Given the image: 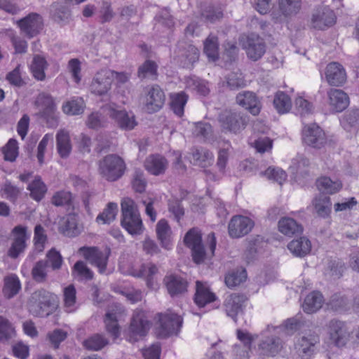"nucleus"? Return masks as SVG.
Instances as JSON below:
<instances>
[{"label":"nucleus","mask_w":359,"mask_h":359,"mask_svg":"<svg viewBox=\"0 0 359 359\" xmlns=\"http://www.w3.org/2000/svg\"><path fill=\"white\" fill-rule=\"evenodd\" d=\"M121 226L132 236L142 234L144 227L135 201L130 198H125L121 201Z\"/></svg>","instance_id":"1"},{"label":"nucleus","mask_w":359,"mask_h":359,"mask_svg":"<svg viewBox=\"0 0 359 359\" xmlns=\"http://www.w3.org/2000/svg\"><path fill=\"white\" fill-rule=\"evenodd\" d=\"M57 297L55 294L44 288H40L31 294L28 308L34 316L43 317L50 315L57 306Z\"/></svg>","instance_id":"2"},{"label":"nucleus","mask_w":359,"mask_h":359,"mask_svg":"<svg viewBox=\"0 0 359 359\" xmlns=\"http://www.w3.org/2000/svg\"><path fill=\"white\" fill-rule=\"evenodd\" d=\"M126 169L123 159L116 154H108L98 162L99 173L109 182H115L120 179Z\"/></svg>","instance_id":"3"},{"label":"nucleus","mask_w":359,"mask_h":359,"mask_svg":"<svg viewBox=\"0 0 359 359\" xmlns=\"http://www.w3.org/2000/svg\"><path fill=\"white\" fill-rule=\"evenodd\" d=\"M218 121L224 130L236 134L245 128L249 116L241 111L224 109L219 113Z\"/></svg>","instance_id":"4"},{"label":"nucleus","mask_w":359,"mask_h":359,"mask_svg":"<svg viewBox=\"0 0 359 359\" xmlns=\"http://www.w3.org/2000/svg\"><path fill=\"white\" fill-rule=\"evenodd\" d=\"M184 243L191 249L193 260L196 264L204 262L206 256L202 242V233L197 227L189 229L184 237Z\"/></svg>","instance_id":"5"},{"label":"nucleus","mask_w":359,"mask_h":359,"mask_svg":"<svg viewBox=\"0 0 359 359\" xmlns=\"http://www.w3.org/2000/svg\"><path fill=\"white\" fill-rule=\"evenodd\" d=\"M36 106L39 108L41 117L46 120L50 127L57 126V116L55 114V104L53 97L46 93H40L35 101Z\"/></svg>","instance_id":"6"},{"label":"nucleus","mask_w":359,"mask_h":359,"mask_svg":"<svg viewBox=\"0 0 359 359\" xmlns=\"http://www.w3.org/2000/svg\"><path fill=\"white\" fill-rule=\"evenodd\" d=\"M142 100L144 109L151 114L159 111L163 107L165 96L160 86L154 85L146 88Z\"/></svg>","instance_id":"7"},{"label":"nucleus","mask_w":359,"mask_h":359,"mask_svg":"<svg viewBox=\"0 0 359 359\" xmlns=\"http://www.w3.org/2000/svg\"><path fill=\"white\" fill-rule=\"evenodd\" d=\"M159 316L158 337L165 338L173 334L177 335L182 325L181 316L173 313L159 314Z\"/></svg>","instance_id":"8"},{"label":"nucleus","mask_w":359,"mask_h":359,"mask_svg":"<svg viewBox=\"0 0 359 359\" xmlns=\"http://www.w3.org/2000/svg\"><path fill=\"white\" fill-rule=\"evenodd\" d=\"M303 142L314 149H320L327 142L323 130L316 123L304 126L302 132Z\"/></svg>","instance_id":"9"},{"label":"nucleus","mask_w":359,"mask_h":359,"mask_svg":"<svg viewBox=\"0 0 359 359\" xmlns=\"http://www.w3.org/2000/svg\"><path fill=\"white\" fill-rule=\"evenodd\" d=\"M114 72L104 69L97 72L92 79L90 90L93 94L104 95L107 94L111 88Z\"/></svg>","instance_id":"10"},{"label":"nucleus","mask_w":359,"mask_h":359,"mask_svg":"<svg viewBox=\"0 0 359 359\" xmlns=\"http://www.w3.org/2000/svg\"><path fill=\"white\" fill-rule=\"evenodd\" d=\"M107 115L116 126L124 130H132L137 125L135 116L132 112H128L125 109H118L111 105L105 107Z\"/></svg>","instance_id":"11"},{"label":"nucleus","mask_w":359,"mask_h":359,"mask_svg":"<svg viewBox=\"0 0 359 359\" xmlns=\"http://www.w3.org/2000/svg\"><path fill=\"white\" fill-rule=\"evenodd\" d=\"M175 54L177 61L185 68L191 67L199 57L198 49L185 41L177 43Z\"/></svg>","instance_id":"12"},{"label":"nucleus","mask_w":359,"mask_h":359,"mask_svg":"<svg viewBox=\"0 0 359 359\" xmlns=\"http://www.w3.org/2000/svg\"><path fill=\"white\" fill-rule=\"evenodd\" d=\"M83 255L92 265L98 268L99 272L103 273L106 271L109 256L111 250L106 248L104 251H101L97 248L82 247L79 250Z\"/></svg>","instance_id":"13"},{"label":"nucleus","mask_w":359,"mask_h":359,"mask_svg":"<svg viewBox=\"0 0 359 359\" xmlns=\"http://www.w3.org/2000/svg\"><path fill=\"white\" fill-rule=\"evenodd\" d=\"M22 33L31 39L38 35L43 28V18L36 13H31L18 22Z\"/></svg>","instance_id":"14"},{"label":"nucleus","mask_w":359,"mask_h":359,"mask_svg":"<svg viewBox=\"0 0 359 359\" xmlns=\"http://www.w3.org/2000/svg\"><path fill=\"white\" fill-rule=\"evenodd\" d=\"M254 222L243 215L233 216L228 225V231L232 238H239L249 233L254 227Z\"/></svg>","instance_id":"15"},{"label":"nucleus","mask_w":359,"mask_h":359,"mask_svg":"<svg viewBox=\"0 0 359 359\" xmlns=\"http://www.w3.org/2000/svg\"><path fill=\"white\" fill-rule=\"evenodd\" d=\"M243 48L245 50L248 58L255 62L262 58L266 52V44L264 39L255 34L247 36L243 43Z\"/></svg>","instance_id":"16"},{"label":"nucleus","mask_w":359,"mask_h":359,"mask_svg":"<svg viewBox=\"0 0 359 359\" xmlns=\"http://www.w3.org/2000/svg\"><path fill=\"white\" fill-rule=\"evenodd\" d=\"M330 339L336 346L344 347L350 338V331L344 322L332 320L329 323Z\"/></svg>","instance_id":"17"},{"label":"nucleus","mask_w":359,"mask_h":359,"mask_svg":"<svg viewBox=\"0 0 359 359\" xmlns=\"http://www.w3.org/2000/svg\"><path fill=\"white\" fill-rule=\"evenodd\" d=\"M247 297L243 294L233 293L228 295L223 304L226 314L236 322L237 316L243 313Z\"/></svg>","instance_id":"18"},{"label":"nucleus","mask_w":359,"mask_h":359,"mask_svg":"<svg viewBox=\"0 0 359 359\" xmlns=\"http://www.w3.org/2000/svg\"><path fill=\"white\" fill-rule=\"evenodd\" d=\"M319 341V336L317 334L309 332L297 339L295 348L302 358L307 359L313 355L315 346Z\"/></svg>","instance_id":"19"},{"label":"nucleus","mask_w":359,"mask_h":359,"mask_svg":"<svg viewBox=\"0 0 359 359\" xmlns=\"http://www.w3.org/2000/svg\"><path fill=\"white\" fill-rule=\"evenodd\" d=\"M27 228L21 225L16 226L12 231L14 236L13 242L8 250V255L16 259L22 253L26 248V241L29 238L27 233Z\"/></svg>","instance_id":"20"},{"label":"nucleus","mask_w":359,"mask_h":359,"mask_svg":"<svg viewBox=\"0 0 359 359\" xmlns=\"http://www.w3.org/2000/svg\"><path fill=\"white\" fill-rule=\"evenodd\" d=\"M283 348L282 339L276 335L264 336L258 344L260 355L267 357L276 355Z\"/></svg>","instance_id":"21"},{"label":"nucleus","mask_w":359,"mask_h":359,"mask_svg":"<svg viewBox=\"0 0 359 359\" xmlns=\"http://www.w3.org/2000/svg\"><path fill=\"white\" fill-rule=\"evenodd\" d=\"M50 17L60 26L68 25L72 20V11L67 2H54L50 5Z\"/></svg>","instance_id":"22"},{"label":"nucleus","mask_w":359,"mask_h":359,"mask_svg":"<svg viewBox=\"0 0 359 359\" xmlns=\"http://www.w3.org/2000/svg\"><path fill=\"white\" fill-rule=\"evenodd\" d=\"M325 78L330 85L339 86L346 82V73L341 65L333 62L326 67Z\"/></svg>","instance_id":"23"},{"label":"nucleus","mask_w":359,"mask_h":359,"mask_svg":"<svg viewBox=\"0 0 359 359\" xmlns=\"http://www.w3.org/2000/svg\"><path fill=\"white\" fill-rule=\"evenodd\" d=\"M236 103L248 109L254 116L260 112V103L256 95L250 91L239 93L236 97Z\"/></svg>","instance_id":"24"},{"label":"nucleus","mask_w":359,"mask_h":359,"mask_svg":"<svg viewBox=\"0 0 359 359\" xmlns=\"http://www.w3.org/2000/svg\"><path fill=\"white\" fill-rule=\"evenodd\" d=\"M167 290L171 297L183 294L187 291V280L177 275H170L164 278Z\"/></svg>","instance_id":"25"},{"label":"nucleus","mask_w":359,"mask_h":359,"mask_svg":"<svg viewBox=\"0 0 359 359\" xmlns=\"http://www.w3.org/2000/svg\"><path fill=\"white\" fill-rule=\"evenodd\" d=\"M149 327L150 324L147 320L140 316L133 317L129 329L128 341L130 342L138 341L140 337L147 334Z\"/></svg>","instance_id":"26"},{"label":"nucleus","mask_w":359,"mask_h":359,"mask_svg":"<svg viewBox=\"0 0 359 359\" xmlns=\"http://www.w3.org/2000/svg\"><path fill=\"white\" fill-rule=\"evenodd\" d=\"M335 15L334 12L329 9L325 8L323 11H316L312 17V26L318 29H324L328 27L333 25L335 22Z\"/></svg>","instance_id":"27"},{"label":"nucleus","mask_w":359,"mask_h":359,"mask_svg":"<svg viewBox=\"0 0 359 359\" xmlns=\"http://www.w3.org/2000/svg\"><path fill=\"white\" fill-rule=\"evenodd\" d=\"M216 300V295L212 292L205 283L197 280L194 302L198 307H204L206 304Z\"/></svg>","instance_id":"28"},{"label":"nucleus","mask_w":359,"mask_h":359,"mask_svg":"<svg viewBox=\"0 0 359 359\" xmlns=\"http://www.w3.org/2000/svg\"><path fill=\"white\" fill-rule=\"evenodd\" d=\"M168 163L165 157L159 154L149 156L144 161L145 169L154 175H159L165 172Z\"/></svg>","instance_id":"29"},{"label":"nucleus","mask_w":359,"mask_h":359,"mask_svg":"<svg viewBox=\"0 0 359 359\" xmlns=\"http://www.w3.org/2000/svg\"><path fill=\"white\" fill-rule=\"evenodd\" d=\"M156 233L161 247L168 250H170L172 247V231L166 219H161L157 222Z\"/></svg>","instance_id":"30"},{"label":"nucleus","mask_w":359,"mask_h":359,"mask_svg":"<svg viewBox=\"0 0 359 359\" xmlns=\"http://www.w3.org/2000/svg\"><path fill=\"white\" fill-rule=\"evenodd\" d=\"M330 104L332 109L336 112H341L349 104V97L343 90L332 89L328 93Z\"/></svg>","instance_id":"31"},{"label":"nucleus","mask_w":359,"mask_h":359,"mask_svg":"<svg viewBox=\"0 0 359 359\" xmlns=\"http://www.w3.org/2000/svg\"><path fill=\"white\" fill-rule=\"evenodd\" d=\"M59 231L68 237H76L80 234L81 230L77 223V215L74 212H69L64 218Z\"/></svg>","instance_id":"32"},{"label":"nucleus","mask_w":359,"mask_h":359,"mask_svg":"<svg viewBox=\"0 0 359 359\" xmlns=\"http://www.w3.org/2000/svg\"><path fill=\"white\" fill-rule=\"evenodd\" d=\"M287 248L293 255L304 257L311 252V243L307 238L300 237L290 241Z\"/></svg>","instance_id":"33"},{"label":"nucleus","mask_w":359,"mask_h":359,"mask_svg":"<svg viewBox=\"0 0 359 359\" xmlns=\"http://www.w3.org/2000/svg\"><path fill=\"white\" fill-rule=\"evenodd\" d=\"M313 205L318 216L327 218L332 211L330 198L325 194H319L313 200Z\"/></svg>","instance_id":"34"},{"label":"nucleus","mask_w":359,"mask_h":359,"mask_svg":"<svg viewBox=\"0 0 359 359\" xmlns=\"http://www.w3.org/2000/svg\"><path fill=\"white\" fill-rule=\"evenodd\" d=\"M56 147L62 158H67L72 151L69 134L65 130H60L56 135Z\"/></svg>","instance_id":"35"},{"label":"nucleus","mask_w":359,"mask_h":359,"mask_svg":"<svg viewBox=\"0 0 359 359\" xmlns=\"http://www.w3.org/2000/svg\"><path fill=\"white\" fill-rule=\"evenodd\" d=\"M324 298L319 292L313 291L304 299L302 309L307 313H313L318 311L323 306Z\"/></svg>","instance_id":"36"},{"label":"nucleus","mask_w":359,"mask_h":359,"mask_svg":"<svg viewBox=\"0 0 359 359\" xmlns=\"http://www.w3.org/2000/svg\"><path fill=\"white\" fill-rule=\"evenodd\" d=\"M55 206H64L68 212H74L76 207L74 198L69 191H61L56 192L51 200Z\"/></svg>","instance_id":"37"},{"label":"nucleus","mask_w":359,"mask_h":359,"mask_svg":"<svg viewBox=\"0 0 359 359\" xmlns=\"http://www.w3.org/2000/svg\"><path fill=\"white\" fill-rule=\"evenodd\" d=\"M279 231L285 236H292L303 231L301 224L290 217H283L278 222Z\"/></svg>","instance_id":"38"},{"label":"nucleus","mask_w":359,"mask_h":359,"mask_svg":"<svg viewBox=\"0 0 359 359\" xmlns=\"http://www.w3.org/2000/svg\"><path fill=\"white\" fill-rule=\"evenodd\" d=\"M318 189L323 194H333L338 192L342 187L339 181H332L330 177H321L316 180Z\"/></svg>","instance_id":"39"},{"label":"nucleus","mask_w":359,"mask_h":359,"mask_svg":"<svg viewBox=\"0 0 359 359\" xmlns=\"http://www.w3.org/2000/svg\"><path fill=\"white\" fill-rule=\"evenodd\" d=\"M21 289V283L15 274H11L4 278L3 293L7 299L15 296Z\"/></svg>","instance_id":"40"},{"label":"nucleus","mask_w":359,"mask_h":359,"mask_svg":"<svg viewBox=\"0 0 359 359\" xmlns=\"http://www.w3.org/2000/svg\"><path fill=\"white\" fill-rule=\"evenodd\" d=\"M204 53L210 61L215 62L219 59V43L217 36L210 34L204 41Z\"/></svg>","instance_id":"41"},{"label":"nucleus","mask_w":359,"mask_h":359,"mask_svg":"<svg viewBox=\"0 0 359 359\" xmlns=\"http://www.w3.org/2000/svg\"><path fill=\"white\" fill-rule=\"evenodd\" d=\"M191 156L194 163L203 168L208 167L213 163V154L203 148L194 149Z\"/></svg>","instance_id":"42"},{"label":"nucleus","mask_w":359,"mask_h":359,"mask_svg":"<svg viewBox=\"0 0 359 359\" xmlns=\"http://www.w3.org/2000/svg\"><path fill=\"white\" fill-rule=\"evenodd\" d=\"M47 67L48 63L45 57L39 55L34 56L31 64V71L36 79L39 81H43L45 79V69H46Z\"/></svg>","instance_id":"43"},{"label":"nucleus","mask_w":359,"mask_h":359,"mask_svg":"<svg viewBox=\"0 0 359 359\" xmlns=\"http://www.w3.org/2000/svg\"><path fill=\"white\" fill-rule=\"evenodd\" d=\"M83 344L89 351H97L107 346L109 340L103 334H94L86 339Z\"/></svg>","instance_id":"44"},{"label":"nucleus","mask_w":359,"mask_h":359,"mask_svg":"<svg viewBox=\"0 0 359 359\" xmlns=\"http://www.w3.org/2000/svg\"><path fill=\"white\" fill-rule=\"evenodd\" d=\"M48 268L46 261H37L31 271L32 279L37 283H46L48 280Z\"/></svg>","instance_id":"45"},{"label":"nucleus","mask_w":359,"mask_h":359,"mask_svg":"<svg viewBox=\"0 0 359 359\" xmlns=\"http://www.w3.org/2000/svg\"><path fill=\"white\" fill-rule=\"evenodd\" d=\"M170 107L173 112L181 117L184 114V109L188 100V95L184 92L174 93L170 95Z\"/></svg>","instance_id":"46"},{"label":"nucleus","mask_w":359,"mask_h":359,"mask_svg":"<svg viewBox=\"0 0 359 359\" xmlns=\"http://www.w3.org/2000/svg\"><path fill=\"white\" fill-rule=\"evenodd\" d=\"M85 103L81 97L73 98L63 104L62 110L68 115H79L83 112Z\"/></svg>","instance_id":"47"},{"label":"nucleus","mask_w":359,"mask_h":359,"mask_svg":"<svg viewBox=\"0 0 359 359\" xmlns=\"http://www.w3.org/2000/svg\"><path fill=\"white\" fill-rule=\"evenodd\" d=\"M247 272L244 269L229 271L225 276V283L228 287H234L245 281Z\"/></svg>","instance_id":"48"},{"label":"nucleus","mask_w":359,"mask_h":359,"mask_svg":"<svg viewBox=\"0 0 359 359\" xmlns=\"http://www.w3.org/2000/svg\"><path fill=\"white\" fill-rule=\"evenodd\" d=\"M15 336V331L11 323L5 317L0 316V342L6 344Z\"/></svg>","instance_id":"49"},{"label":"nucleus","mask_w":359,"mask_h":359,"mask_svg":"<svg viewBox=\"0 0 359 359\" xmlns=\"http://www.w3.org/2000/svg\"><path fill=\"white\" fill-rule=\"evenodd\" d=\"M27 189L30 191V196L36 201H40L47 191L45 184L39 177H36L28 185Z\"/></svg>","instance_id":"50"},{"label":"nucleus","mask_w":359,"mask_h":359,"mask_svg":"<svg viewBox=\"0 0 359 359\" xmlns=\"http://www.w3.org/2000/svg\"><path fill=\"white\" fill-rule=\"evenodd\" d=\"M342 127L347 131L359 128V109H355L347 111L341 120Z\"/></svg>","instance_id":"51"},{"label":"nucleus","mask_w":359,"mask_h":359,"mask_svg":"<svg viewBox=\"0 0 359 359\" xmlns=\"http://www.w3.org/2000/svg\"><path fill=\"white\" fill-rule=\"evenodd\" d=\"M72 274L74 278L79 280H90L93 278V272L83 261H78L74 264Z\"/></svg>","instance_id":"52"},{"label":"nucleus","mask_w":359,"mask_h":359,"mask_svg":"<svg viewBox=\"0 0 359 359\" xmlns=\"http://www.w3.org/2000/svg\"><path fill=\"white\" fill-rule=\"evenodd\" d=\"M262 243V238L257 236L246 241V249L244 252L245 259L248 262L254 260L257 256V249Z\"/></svg>","instance_id":"53"},{"label":"nucleus","mask_w":359,"mask_h":359,"mask_svg":"<svg viewBox=\"0 0 359 359\" xmlns=\"http://www.w3.org/2000/svg\"><path fill=\"white\" fill-rule=\"evenodd\" d=\"M117 212V204L112 202L109 203L102 212L97 215L96 221L102 224H110L115 219Z\"/></svg>","instance_id":"54"},{"label":"nucleus","mask_w":359,"mask_h":359,"mask_svg":"<svg viewBox=\"0 0 359 359\" xmlns=\"http://www.w3.org/2000/svg\"><path fill=\"white\" fill-rule=\"evenodd\" d=\"M116 313L108 311L104 318V323L107 332L114 339L118 337L120 334V328L118 325Z\"/></svg>","instance_id":"55"},{"label":"nucleus","mask_w":359,"mask_h":359,"mask_svg":"<svg viewBox=\"0 0 359 359\" xmlns=\"http://www.w3.org/2000/svg\"><path fill=\"white\" fill-rule=\"evenodd\" d=\"M22 189L6 181L1 188V194L6 199L15 203L21 194Z\"/></svg>","instance_id":"56"},{"label":"nucleus","mask_w":359,"mask_h":359,"mask_svg":"<svg viewBox=\"0 0 359 359\" xmlns=\"http://www.w3.org/2000/svg\"><path fill=\"white\" fill-rule=\"evenodd\" d=\"M131 184L133 189L138 193H143L147 184L144 171L140 168H135L132 174Z\"/></svg>","instance_id":"57"},{"label":"nucleus","mask_w":359,"mask_h":359,"mask_svg":"<svg viewBox=\"0 0 359 359\" xmlns=\"http://www.w3.org/2000/svg\"><path fill=\"white\" fill-rule=\"evenodd\" d=\"M157 65L151 60H146L138 68L137 76L141 79L150 77L156 79L157 75Z\"/></svg>","instance_id":"58"},{"label":"nucleus","mask_w":359,"mask_h":359,"mask_svg":"<svg viewBox=\"0 0 359 359\" xmlns=\"http://www.w3.org/2000/svg\"><path fill=\"white\" fill-rule=\"evenodd\" d=\"M273 105L279 113L284 114L290 109L292 102L287 95L278 92L274 97Z\"/></svg>","instance_id":"59"},{"label":"nucleus","mask_w":359,"mask_h":359,"mask_svg":"<svg viewBox=\"0 0 359 359\" xmlns=\"http://www.w3.org/2000/svg\"><path fill=\"white\" fill-rule=\"evenodd\" d=\"M47 266L52 269L53 271H57L61 269L63 259L60 253L55 249L52 248L46 253V259Z\"/></svg>","instance_id":"60"},{"label":"nucleus","mask_w":359,"mask_h":359,"mask_svg":"<svg viewBox=\"0 0 359 359\" xmlns=\"http://www.w3.org/2000/svg\"><path fill=\"white\" fill-rule=\"evenodd\" d=\"M226 86L231 90H238L245 86V80L241 72H231L226 76Z\"/></svg>","instance_id":"61"},{"label":"nucleus","mask_w":359,"mask_h":359,"mask_svg":"<svg viewBox=\"0 0 359 359\" xmlns=\"http://www.w3.org/2000/svg\"><path fill=\"white\" fill-rule=\"evenodd\" d=\"M262 175L266 176L269 180L282 184L287 178L286 172L280 168L269 167L264 172H261Z\"/></svg>","instance_id":"62"},{"label":"nucleus","mask_w":359,"mask_h":359,"mask_svg":"<svg viewBox=\"0 0 359 359\" xmlns=\"http://www.w3.org/2000/svg\"><path fill=\"white\" fill-rule=\"evenodd\" d=\"M279 6L285 15L297 13L300 8L299 0H279Z\"/></svg>","instance_id":"63"},{"label":"nucleus","mask_w":359,"mask_h":359,"mask_svg":"<svg viewBox=\"0 0 359 359\" xmlns=\"http://www.w3.org/2000/svg\"><path fill=\"white\" fill-rule=\"evenodd\" d=\"M4 159L11 162L14 161L18 154V142L15 139H11L4 148Z\"/></svg>","instance_id":"64"}]
</instances>
